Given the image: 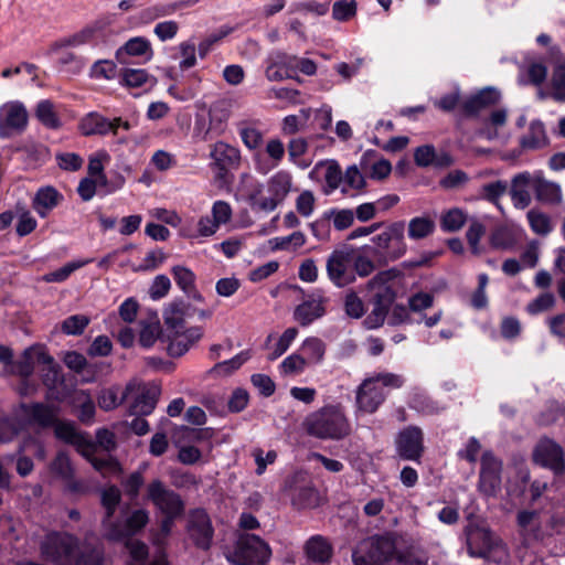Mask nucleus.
I'll use <instances>...</instances> for the list:
<instances>
[{
	"label": "nucleus",
	"instance_id": "1",
	"mask_svg": "<svg viewBox=\"0 0 565 565\" xmlns=\"http://www.w3.org/2000/svg\"><path fill=\"white\" fill-rule=\"evenodd\" d=\"M23 419L29 425H36L41 428H53L54 436L65 444L75 446L77 450H95L94 441L86 433L78 431L72 420L60 419V407L55 404L21 402L18 406Z\"/></svg>",
	"mask_w": 565,
	"mask_h": 565
},
{
	"label": "nucleus",
	"instance_id": "2",
	"mask_svg": "<svg viewBox=\"0 0 565 565\" xmlns=\"http://www.w3.org/2000/svg\"><path fill=\"white\" fill-rule=\"evenodd\" d=\"M396 277L393 269L377 273L367 284L369 288L374 289L371 303L372 311L363 320V326L367 330L381 328L393 307L397 292L388 282Z\"/></svg>",
	"mask_w": 565,
	"mask_h": 565
},
{
	"label": "nucleus",
	"instance_id": "3",
	"mask_svg": "<svg viewBox=\"0 0 565 565\" xmlns=\"http://www.w3.org/2000/svg\"><path fill=\"white\" fill-rule=\"evenodd\" d=\"M307 433L320 439H342L350 433V425L338 406H324L307 420Z\"/></svg>",
	"mask_w": 565,
	"mask_h": 565
},
{
	"label": "nucleus",
	"instance_id": "4",
	"mask_svg": "<svg viewBox=\"0 0 565 565\" xmlns=\"http://www.w3.org/2000/svg\"><path fill=\"white\" fill-rule=\"evenodd\" d=\"M355 565H407L405 556L396 548L395 540L388 535H375L366 544L363 554L353 553Z\"/></svg>",
	"mask_w": 565,
	"mask_h": 565
},
{
	"label": "nucleus",
	"instance_id": "5",
	"mask_svg": "<svg viewBox=\"0 0 565 565\" xmlns=\"http://www.w3.org/2000/svg\"><path fill=\"white\" fill-rule=\"evenodd\" d=\"M405 224L402 221L390 224L384 232L375 235L372 241L374 247H366L371 255L387 260H396L406 253L404 242Z\"/></svg>",
	"mask_w": 565,
	"mask_h": 565
},
{
	"label": "nucleus",
	"instance_id": "6",
	"mask_svg": "<svg viewBox=\"0 0 565 565\" xmlns=\"http://www.w3.org/2000/svg\"><path fill=\"white\" fill-rule=\"evenodd\" d=\"M210 168L214 179L221 184H231L234 180L233 171L241 166L239 150L224 141H217L211 147Z\"/></svg>",
	"mask_w": 565,
	"mask_h": 565
},
{
	"label": "nucleus",
	"instance_id": "7",
	"mask_svg": "<svg viewBox=\"0 0 565 565\" xmlns=\"http://www.w3.org/2000/svg\"><path fill=\"white\" fill-rule=\"evenodd\" d=\"M78 541L74 534L51 531L45 534L40 543L41 556L54 564L64 561L68 565L74 553L78 550Z\"/></svg>",
	"mask_w": 565,
	"mask_h": 565
},
{
	"label": "nucleus",
	"instance_id": "8",
	"mask_svg": "<svg viewBox=\"0 0 565 565\" xmlns=\"http://www.w3.org/2000/svg\"><path fill=\"white\" fill-rule=\"evenodd\" d=\"M271 550L266 541L256 534H241L231 561L237 565H263L269 561Z\"/></svg>",
	"mask_w": 565,
	"mask_h": 565
},
{
	"label": "nucleus",
	"instance_id": "9",
	"mask_svg": "<svg viewBox=\"0 0 565 565\" xmlns=\"http://www.w3.org/2000/svg\"><path fill=\"white\" fill-rule=\"evenodd\" d=\"M532 462L541 468L551 470L556 477L565 473V452L554 439L543 436L532 451Z\"/></svg>",
	"mask_w": 565,
	"mask_h": 565
},
{
	"label": "nucleus",
	"instance_id": "10",
	"mask_svg": "<svg viewBox=\"0 0 565 565\" xmlns=\"http://www.w3.org/2000/svg\"><path fill=\"white\" fill-rule=\"evenodd\" d=\"M147 499L162 515L182 516L184 514L185 503L182 497L168 489L160 479H153L148 483Z\"/></svg>",
	"mask_w": 565,
	"mask_h": 565
},
{
	"label": "nucleus",
	"instance_id": "11",
	"mask_svg": "<svg viewBox=\"0 0 565 565\" xmlns=\"http://www.w3.org/2000/svg\"><path fill=\"white\" fill-rule=\"evenodd\" d=\"M394 447L402 460L419 463L425 452L424 431L416 425L401 429L394 439Z\"/></svg>",
	"mask_w": 565,
	"mask_h": 565
},
{
	"label": "nucleus",
	"instance_id": "12",
	"mask_svg": "<svg viewBox=\"0 0 565 565\" xmlns=\"http://www.w3.org/2000/svg\"><path fill=\"white\" fill-rule=\"evenodd\" d=\"M502 461L490 450L480 460L478 489L487 497H495L501 489Z\"/></svg>",
	"mask_w": 565,
	"mask_h": 565
},
{
	"label": "nucleus",
	"instance_id": "13",
	"mask_svg": "<svg viewBox=\"0 0 565 565\" xmlns=\"http://www.w3.org/2000/svg\"><path fill=\"white\" fill-rule=\"evenodd\" d=\"M186 532L195 547L207 551L211 547L214 529L207 512L202 508L190 511Z\"/></svg>",
	"mask_w": 565,
	"mask_h": 565
},
{
	"label": "nucleus",
	"instance_id": "14",
	"mask_svg": "<svg viewBox=\"0 0 565 565\" xmlns=\"http://www.w3.org/2000/svg\"><path fill=\"white\" fill-rule=\"evenodd\" d=\"M203 337L202 327H191L183 331L161 332L160 342L166 343V350L171 358H181Z\"/></svg>",
	"mask_w": 565,
	"mask_h": 565
},
{
	"label": "nucleus",
	"instance_id": "15",
	"mask_svg": "<svg viewBox=\"0 0 565 565\" xmlns=\"http://www.w3.org/2000/svg\"><path fill=\"white\" fill-rule=\"evenodd\" d=\"M28 111L20 102H9L0 108V139H8L13 132H23L28 126Z\"/></svg>",
	"mask_w": 565,
	"mask_h": 565
},
{
	"label": "nucleus",
	"instance_id": "16",
	"mask_svg": "<svg viewBox=\"0 0 565 565\" xmlns=\"http://www.w3.org/2000/svg\"><path fill=\"white\" fill-rule=\"evenodd\" d=\"M36 361L47 365L42 374V383L47 388L45 399L63 402L64 396L58 391V387L64 385L65 382L61 366L54 363V359L43 350L36 351Z\"/></svg>",
	"mask_w": 565,
	"mask_h": 565
},
{
	"label": "nucleus",
	"instance_id": "17",
	"mask_svg": "<svg viewBox=\"0 0 565 565\" xmlns=\"http://www.w3.org/2000/svg\"><path fill=\"white\" fill-rule=\"evenodd\" d=\"M501 99V93L495 87H484L476 94L466 98L461 104L459 111L466 118H475L483 109L497 105Z\"/></svg>",
	"mask_w": 565,
	"mask_h": 565
},
{
	"label": "nucleus",
	"instance_id": "18",
	"mask_svg": "<svg viewBox=\"0 0 565 565\" xmlns=\"http://www.w3.org/2000/svg\"><path fill=\"white\" fill-rule=\"evenodd\" d=\"M467 544L472 555L488 558L498 546V541L490 529L470 524L467 527Z\"/></svg>",
	"mask_w": 565,
	"mask_h": 565
},
{
	"label": "nucleus",
	"instance_id": "19",
	"mask_svg": "<svg viewBox=\"0 0 565 565\" xmlns=\"http://www.w3.org/2000/svg\"><path fill=\"white\" fill-rule=\"evenodd\" d=\"M110 24L108 18H100L87 24L81 31L67 38L60 39L52 43L51 51L56 52L67 46H79L92 42L98 34L103 33Z\"/></svg>",
	"mask_w": 565,
	"mask_h": 565
},
{
	"label": "nucleus",
	"instance_id": "20",
	"mask_svg": "<svg viewBox=\"0 0 565 565\" xmlns=\"http://www.w3.org/2000/svg\"><path fill=\"white\" fill-rule=\"evenodd\" d=\"M387 393L373 380H364L356 390V407L359 411L373 414L385 402Z\"/></svg>",
	"mask_w": 565,
	"mask_h": 565
},
{
	"label": "nucleus",
	"instance_id": "21",
	"mask_svg": "<svg viewBox=\"0 0 565 565\" xmlns=\"http://www.w3.org/2000/svg\"><path fill=\"white\" fill-rule=\"evenodd\" d=\"M327 302L328 299L323 297L320 291L313 292L295 308L294 319L301 327H308L326 315Z\"/></svg>",
	"mask_w": 565,
	"mask_h": 565
},
{
	"label": "nucleus",
	"instance_id": "22",
	"mask_svg": "<svg viewBox=\"0 0 565 565\" xmlns=\"http://www.w3.org/2000/svg\"><path fill=\"white\" fill-rule=\"evenodd\" d=\"M266 77L270 82H280L286 78H295V55L285 52H276L268 60Z\"/></svg>",
	"mask_w": 565,
	"mask_h": 565
},
{
	"label": "nucleus",
	"instance_id": "23",
	"mask_svg": "<svg viewBox=\"0 0 565 565\" xmlns=\"http://www.w3.org/2000/svg\"><path fill=\"white\" fill-rule=\"evenodd\" d=\"M347 263V254L339 250H334L327 260L328 277L338 287H344L354 279L353 274L348 270Z\"/></svg>",
	"mask_w": 565,
	"mask_h": 565
},
{
	"label": "nucleus",
	"instance_id": "24",
	"mask_svg": "<svg viewBox=\"0 0 565 565\" xmlns=\"http://www.w3.org/2000/svg\"><path fill=\"white\" fill-rule=\"evenodd\" d=\"M193 309L183 299L173 300L163 312V321L167 327L164 332L181 331L184 328L185 318L192 315Z\"/></svg>",
	"mask_w": 565,
	"mask_h": 565
},
{
	"label": "nucleus",
	"instance_id": "25",
	"mask_svg": "<svg viewBox=\"0 0 565 565\" xmlns=\"http://www.w3.org/2000/svg\"><path fill=\"white\" fill-rule=\"evenodd\" d=\"M10 149L14 153H22L23 161L29 166L43 163L49 157L47 147L31 138L17 142Z\"/></svg>",
	"mask_w": 565,
	"mask_h": 565
},
{
	"label": "nucleus",
	"instance_id": "26",
	"mask_svg": "<svg viewBox=\"0 0 565 565\" xmlns=\"http://www.w3.org/2000/svg\"><path fill=\"white\" fill-rule=\"evenodd\" d=\"M532 178L529 172H521L514 175L511 181L510 195L513 206L520 210L527 207L531 203Z\"/></svg>",
	"mask_w": 565,
	"mask_h": 565
},
{
	"label": "nucleus",
	"instance_id": "27",
	"mask_svg": "<svg viewBox=\"0 0 565 565\" xmlns=\"http://www.w3.org/2000/svg\"><path fill=\"white\" fill-rule=\"evenodd\" d=\"M171 274L177 286L188 296V298L198 302H202L204 300L202 294L195 286L196 276L190 268L177 265L172 267Z\"/></svg>",
	"mask_w": 565,
	"mask_h": 565
},
{
	"label": "nucleus",
	"instance_id": "28",
	"mask_svg": "<svg viewBox=\"0 0 565 565\" xmlns=\"http://www.w3.org/2000/svg\"><path fill=\"white\" fill-rule=\"evenodd\" d=\"M63 194L54 186H42L35 193L33 199V209L41 217H46L47 214L63 201Z\"/></svg>",
	"mask_w": 565,
	"mask_h": 565
},
{
	"label": "nucleus",
	"instance_id": "29",
	"mask_svg": "<svg viewBox=\"0 0 565 565\" xmlns=\"http://www.w3.org/2000/svg\"><path fill=\"white\" fill-rule=\"evenodd\" d=\"M303 550L307 558L318 564L329 563L333 553L332 545L321 535L311 536L306 542Z\"/></svg>",
	"mask_w": 565,
	"mask_h": 565
},
{
	"label": "nucleus",
	"instance_id": "30",
	"mask_svg": "<svg viewBox=\"0 0 565 565\" xmlns=\"http://www.w3.org/2000/svg\"><path fill=\"white\" fill-rule=\"evenodd\" d=\"M78 129L83 136H106L110 134V120L103 115L92 111L86 114L78 122Z\"/></svg>",
	"mask_w": 565,
	"mask_h": 565
},
{
	"label": "nucleus",
	"instance_id": "31",
	"mask_svg": "<svg viewBox=\"0 0 565 565\" xmlns=\"http://www.w3.org/2000/svg\"><path fill=\"white\" fill-rule=\"evenodd\" d=\"M95 450H81V455L98 471L103 478L117 476L122 472V467L119 460L113 456L107 458H98L94 456Z\"/></svg>",
	"mask_w": 565,
	"mask_h": 565
},
{
	"label": "nucleus",
	"instance_id": "32",
	"mask_svg": "<svg viewBox=\"0 0 565 565\" xmlns=\"http://www.w3.org/2000/svg\"><path fill=\"white\" fill-rule=\"evenodd\" d=\"M547 136L544 124L541 120H532L527 132L521 137L520 146L523 149L536 150L547 145Z\"/></svg>",
	"mask_w": 565,
	"mask_h": 565
},
{
	"label": "nucleus",
	"instance_id": "33",
	"mask_svg": "<svg viewBox=\"0 0 565 565\" xmlns=\"http://www.w3.org/2000/svg\"><path fill=\"white\" fill-rule=\"evenodd\" d=\"M159 390L157 387L142 391L129 407L131 415L148 416L157 405Z\"/></svg>",
	"mask_w": 565,
	"mask_h": 565
},
{
	"label": "nucleus",
	"instance_id": "34",
	"mask_svg": "<svg viewBox=\"0 0 565 565\" xmlns=\"http://www.w3.org/2000/svg\"><path fill=\"white\" fill-rule=\"evenodd\" d=\"M147 53H149L148 60H150L153 54L150 42L145 38L136 36L117 50L116 57L120 63H126L124 55L142 56Z\"/></svg>",
	"mask_w": 565,
	"mask_h": 565
},
{
	"label": "nucleus",
	"instance_id": "35",
	"mask_svg": "<svg viewBox=\"0 0 565 565\" xmlns=\"http://www.w3.org/2000/svg\"><path fill=\"white\" fill-rule=\"evenodd\" d=\"M34 115L36 119L47 129L57 130L62 127L54 104L50 99H42L36 104Z\"/></svg>",
	"mask_w": 565,
	"mask_h": 565
},
{
	"label": "nucleus",
	"instance_id": "36",
	"mask_svg": "<svg viewBox=\"0 0 565 565\" xmlns=\"http://www.w3.org/2000/svg\"><path fill=\"white\" fill-rule=\"evenodd\" d=\"M268 192L279 204L287 198L291 189V175L287 171H278L268 180Z\"/></svg>",
	"mask_w": 565,
	"mask_h": 565
},
{
	"label": "nucleus",
	"instance_id": "37",
	"mask_svg": "<svg viewBox=\"0 0 565 565\" xmlns=\"http://www.w3.org/2000/svg\"><path fill=\"white\" fill-rule=\"evenodd\" d=\"M196 0H189L186 2H172V3H158L152 7H148L140 12V20L145 23H150L156 19L170 15L174 13L178 9L190 4L195 3Z\"/></svg>",
	"mask_w": 565,
	"mask_h": 565
},
{
	"label": "nucleus",
	"instance_id": "38",
	"mask_svg": "<svg viewBox=\"0 0 565 565\" xmlns=\"http://www.w3.org/2000/svg\"><path fill=\"white\" fill-rule=\"evenodd\" d=\"M119 82L121 85L130 88H140L150 82L152 86L156 78L141 68H122L119 73Z\"/></svg>",
	"mask_w": 565,
	"mask_h": 565
},
{
	"label": "nucleus",
	"instance_id": "39",
	"mask_svg": "<svg viewBox=\"0 0 565 565\" xmlns=\"http://www.w3.org/2000/svg\"><path fill=\"white\" fill-rule=\"evenodd\" d=\"M533 188L536 199L541 202L557 203L561 201V188L554 182L547 181L544 178H536Z\"/></svg>",
	"mask_w": 565,
	"mask_h": 565
},
{
	"label": "nucleus",
	"instance_id": "40",
	"mask_svg": "<svg viewBox=\"0 0 565 565\" xmlns=\"http://www.w3.org/2000/svg\"><path fill=\"white\" fill-rule=\"evenodd\" d=\"M467 222V214L459 207L445 211L440 216V228L445 233L460 231Z\"/></svg>",
	"mask_w": 565,
	"mask_h": 565
},
{
	"label": "nucleus",
	"instance_id": "41",
	"mask_svg": "<svg viewBox=\"0 0 565 565\" xmlns=\"http://www.w3.org/2000/svg\"><path fill=\"white\" fill-rule=\"evenodd\" d=\"M126 546L129 550V554L131 557V561L128 565H145L148 561L149 556V548L148 546L141 542V541H130L126 544ZM149 565H169L168 561L162 557L159 559L153 561Z\"/></svg>",
	"mask_w": 565,
	"mask_h": 565
},
{
	"label": "nucleus",
	"instance_id": "42",
	"mask_svg": "<svg viewBox=\"0 0 565 565\" xmlns=\"http://www.w3.org/2000/svg\"><path fill=\"white\" fill-rule=\"evenodd\" d=\"M302 356L307 364H317L322 361L326 352L324 342L316 337L307 338L301 347Z\"/></svg>",
	"mask_w": 565,
	"mask_h": 565
},
{
	"label": "nucleus",
	"instance_id": "43",
	"mask_svg": "<svg viewBox=\"0 0 565 565\" xmlns=\"http://www.w3.org/2000/svg\"><path fill=\"white\" fill-rule=\"evenodd\" d=\"M291 503L297 510L315 508L318 504V492L310 486L300 487L292 493Z\"/></svg>",
	"mask_w": 565,
	"mask_h": 565
},
{
	"label": "nucleus",
	"instance_id": "44",
	"mask_svg": "<svg viewBox=\"0 0 565 565\" xmlns=\"http://www.w3.org/2000/svg\"><path fill=\"white\" fill-rule=\"evenodd\" d=\"M149 522V514L146 510H135L124 522L120 534L132 536L140 532Z\"/></svg>",
	"mask_w": 565,
	"mask_h": 565
},
{
	"label": "nucleus",
	"instance_id": "45",
	"mask_svg": "<svg viewBox=\"0 0 565 565\" xmlns=\"http://www.w3.org/2000/svg\"><path fill=\"white\" fill-rule=\"evenodd\" d=\"M435 222L425 216H417L408 223V236L412 239H422L431 235L435 231Z\"/></svg>",
	"mask_w": 565,
	"mask_h": 565
},
{
	"label": "nucleus",
	"instance_id": "46",
	"mask_svg": "<svg viewBox=\"0 0 565 565\" xmlns=\"http://www.w3.org/2000/svg\"><path fill=\"white\" fill-rule=\"evenodd\" d=\"M143 470L145 467L131 472L121 481L122 490L131 501L139 498L140 490L145 484Z\"/></svg>",
	"mask_w": 565,
	"mask_h": 565
},
{
	"label": "nucleus",
	"instance_id": "47",
	"mask_svg": "<svg viewBox=\"0 0 565 565\" xmlns=\"http://www.w3.org/2000/svg\"><path fill=\"white\" fill-rule=\"evenodd\" d=\"M93 259H84V260H75L70 262L62 266L61 268L47 273L44 275L43 279L46 282H63L65 281L75 270L84 267L85 265L92 263Z\"/></svg>",
	"mask_w": 565,
	"mask_h": 565
},
{
	"label": "nucleus",
	"instance_id": "48",
	"mask_svg": "<svg viewBox=\"0 0 565 565\" xmlns=\"http://www.w3.org/2000/svg\"><path fill=\"white\" fill-rule=\"evenodd\" d=\"M103 552L95 547L77 550L68 565H103Z\"/></svg>",
	"mask_w": 565,
	"mask_h": 565
},
{
	"label": "nucleus",
	"instance_id": "49",
	"mask_svg": "<svg viewBox=\"0 0 565 565\" xmlns=\"http://www.w3.org/2000/svg\"><path fill=\"white\" fill-rule=\"evenodd\" d=\"M121 501V493L117 486L110 484L102 490L100 504L106 511L107 518H111Z\"/></svg>",
	"mask_w": 565,
	"mask_h": 565
},
{
	"label": "nucleus",
	"instance_id": "50",
	"mask_svg": "<svg viewBox=\"0 0 565 565\" xmlns=\"http://www.w3.org/2000/svg\"><path fill=\"white\" fill-rule=\"evenodd\" d=\"M89 322L90 319L85 315H73L63 320L61 330L67 335H81Z\"/></svg>",
	"mask_w": 565,
	"mask_h": 565
},
{
	"label": "nucleus",
	"instance_id": "51",
	"mask_svg": "<svg viewBox=\"0 0 565 565\" xmlns=\"http://www.w3.org/2000/svg\"><path fill=\"white\" fill-rule=\"evenodd\" d=\"M117 76V65L110 60L96 61L89 71V77L94 79H113Z\"/></svg>",
	"mask_w": 565,
	"mask_h": 565
},
{
	"label": "nucleus",
	"instance_id": "52",
	"mask_svg": "<svg viewBox=\"0 0 565 565\" xmlns=\"http://www.w3.org/2000/svg\"><path fill=\"white\" fill-rule=\"evenodd\" d=\"M531 230L539 235H547L552 231L548 215L536 210H530L526 214Z\"/></svg>",
	"mask_w": 565,
	"mask_h": 565
},
{
	"label": "nucleus",
	"instance_id": "53",
	"mask_svg": "<svg viewBox=\"0 0 565 565\" xmlns=\"http://www.w3.org/2000/svg\"><path fill=\"white\" fill-rule=\"evenodd\" d=\"M551 85L552 98L556 102H565V63L555 66Z\"/></svg>",
	"mask_w": 565,
	"mask_h": 565
},
{
	"label": "nucleus",
	"instance_id": "54",
	"mask_svg": "<svg viewBox=\"0 0 565 565\" xmlns=\"http://www.w3.org/2000/svg\"><path fill=\"white\" fill-rule=\"evenodd\" d=\"M556 299L552 292H543L526 306L529 315L536 316L551 310L555 306Z\"/></svg>",
	"mask_w": 565,
	"mask_h": 565
},
{
	"label": "nucleus",
	"instance_id": "55",
	"mask_svg": "<svg viewBox=\"0 0 565 565\" xmlns=\"http://www.w3.org/2000/svg\"><path fill=\"white\" fill-rule=\"evenodd\" d=\"M129 387L122 392L121 396L118 397L117 391L114 388H107L102 391L98 396V405L104 411H111L121 405L127 398Z\"/></svg>",
	"mask_w": 565,
	"mask_h": 565
},
{
	"label": "nucleus",
	"instance_id": "56",
	"mask_svg": "<svg viewBox=\"0 0 565 565\" xmlns=\"http://www.w3.org/2000/svg\"><path fill=\"white\" fill-rule=\"evenodd\" d=\"M298 334V330L295 327L288 328L278 339L274 350L269 353L268 360L275 361L280 358L290 347Z\"/></svg>",
	"mask_w": 565,
	"mask_h": 565
},
{
	"label": "nucleus",
	"instance_id": "57",
	"mask_svg": "<svg viewBox=\"0 0 565 565\" xmlns=\"http://www.w3.org/2000/svg\"><path fill=\"white\" fill-rule=\"evenodd\" d=\"M508 184L505 181L497 180L482 185L481 196L483 200L498 204L499 199L507 192Z\"/></svg>",
	"mask_w": 565,
	"mask_h": 565
},
{
	"label": "nucleus",
	"instance_id": "58",
	"mask_svg": "<svg viewBox=\"0 0 565 565\" xmlns=\"http://www.w3.org/2000/svg\"><path fill=\"white\" fill-rule=\"evenodd\" d=\"M344 311L347 316L353 319H360L365 313V307L362 299L353 290H350L344 298Z\"/></svg>",
	"mask_w": 565,
	"mask_h": 565
},
{
	"label": "nucleus",
	"instance_id": "59",
	"mask_svg": "<svg viewBox=\"0 0 565 565\" xmlns=\"http://www.w3.org/2000/svg\"><path fill=\"white\" fill-rule=\"evenodd\" d=\"M356 14L355 0H339L333 3L332 17L337 21L345 22Z\"/></svg>",
	"mask_w": 565,
	"mask_h": 565
},
{
	"label": "nucleus",
	"instance_id": "60",
	"mask_svg": "<svg viewBox=\"0 0 565 565\" xmlns=\"http://www.w3.org/2000/svg\"><path fill=\"white\" fill-rule=\"evenodd\" d=\"M36 349L30 347L24 350L22 359L15 363V372L21 379H29L34 371V354L36 355Z\"/></svg>",
	"mask_w": 565,
	"mask_h": 565
},
{
	"label": "nucleus",
	"instance_id": "61",
	"mask_svg": "<svg viewBox=\"0 0 565 565\" xmlns=\"http://www.w3.org/2000/svg\"><path fill=\"white\" fill-rule=\"evenodd\" d=\"M312 235L320 242L330 239L331 225L330 214L324 212L323 215L309 224Z\"/></svg>",
	"mask_w": 565,
	"mask_h": 565
},
{
	"label": "nucleus",
	"instance_id": "62",
	"mask_svg": "<svg viewBox=\"0 0 565 565\" xmlns=\"http://www.w3.org/2000/svg\"><path fill=\"white\" fill-rule=\"evenodd\" d=\"M522 331L521 323L518 318L508 316L501 320L500 334L504 340H515Z\"/></svg>",
	"mask_w": 565,
	"mask_h": 565
},
{
	"label": "nucleus",
	"instance_id": "63",
	"mask_svg": "<svg viewBox=\"0 0 565 565\" xmlns=\"http://www.w3.org/2000/svg\"><path fill=\"white\" fill-rule=\"evenodd\" d=\"M437 152L433 145H423L415 149L414 161L418 167L427 168L434 164Z\"/></svg>",
	"mask_w": 565,
	"mask_h": 565
},
{
	"label": "nucleus",
	"instance_id": "64",
	"mask_svg": "<svg viewBox=\"0 0 565 565\" xmlns=\"http://www.w3.org/2000/svg\"><path fill=\"white\" fill-rule=\"evenodd\" d=\"M550 333L565 344V313H557L546 320Z\"/></svg>",
	"mask_w": 565,
	"mask_h": 565
}]
</instances>
